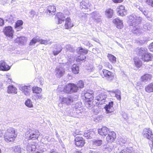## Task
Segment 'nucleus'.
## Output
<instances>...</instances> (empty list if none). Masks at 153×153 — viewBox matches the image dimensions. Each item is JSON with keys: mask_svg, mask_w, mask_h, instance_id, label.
Wrapping results in <instances>:
<instances>
[{"mask_svg": "<svg viewBox=\"0 0 153 153\" xmlns=\"http://www.w3.org/2000/svg\"><path fill=\"white\" fill-rule=\"evenodd\" d=\"M146 48L141 47L138 49L137 55L140 57L141 59L144 62H149L152 60V55L147 51Z\"/></svg>", "mask_w": 153, "mask_h": 153, "instance_id": "f257e3e1", "label": "nucleus"}, {"mask_svg": "<svg viewBox=\"0 0 153 153\" xmlns=\"http://www.w3.org/2000/svg\"><path fill=\"white\" fill-rule=\"evenodd\" d=\"M17 136L15 129L10 128L6 130L4 134V140L7 142H13L15 141Z\"/></svg>", "mask_w": 153, "mask_h": 153, "instance_id": "f03ea898", "label": "nucleus"}, {"mask_svg": "<svg viewBox=\"0 0 153 153\" xmlns=\"http://www.w3.org/2000/svg\"><path fill=\"white\" fill-rule=\"evenodd\" d=\"M94 92L92 90H88L84 94V100L85 105L88 107H91L93 104Z\"/></svg>", "mask_w": 153, "mask_h": 153, "instance_id": "7ed1b4c3", "label": "nucleus"}, {"mask_svg": "<svg viewBox=\"0 0 153 153\" xmlns=\"http://www.w3.org/2000/svg\"><path fill=\"white\" fill-rule=\"evenodd\" d=\"M100 75L103 78H105L110 82L113 81L116 77L113 73L106 69H102L100 73Z\"/></svg>", "mask_w": 153, "mask_h": 153, "instance_id": "20e7f679", "label": "nucleus"}, {"mask_svg": "<svg viewBox=\"0 0 153 153\" xmlns=\"http://www.w3.org/2000/svg\"><path fill=\"white\" fill-rule=\"evenodd\" d=\"M74 141L76 146L78 148L83 147L85 143V140L83 137L78 134L75 136Z\"/></svg>", "mask_w": 153, "mask_h": 153, "instance_id": "39448f33", "label": "nucleus"}, {"mask_svg": "<svg viewBox=\"0 0 153 153\" xmlns=\"http://www.w3.org/2000/svg\"><path fill=\"white\" fill-rule=\"evenodd\" d=\"M107 97V95L105 93L100 94L96 97L95 99L96 104L97 105L103 104L105 102Z\"/></svg>", "mask_w": 153, "mask_h": 153, "instance_id": "423d86ee", "label": "nucleus"}, {"mask_svg": "<svg viewBox=\"0 0 153 153\" xmlns=\"http://www.w3.org/2000/svg\"><path fill=\"white\" fill-rule=\"evenodd\" d=\"M65 15L62 12H57L55 15L54 19L56 24H61L65 19Z\"/></svg>", "mask_w": 153, "mask_h": 153, "instance_id": "0eeeda50", "label": "nucleus"}, {"mask_svg": "<svg viewBox=\"0 0 153 153\" xmlns=\"http://www.w3.org/2000/svg\"><path fill=\"white\" fill-rule=\"evenodd\" d=\"M3 32L6 36L9 37H13L14 30L11 26L5 27L3 28Z\"/></svg>", "mask_w": 153, "mask_h": 153, "instance_id": "6e6552de", "label": "nucleus"}, {"mask_svg": "<svg viewBox=\"0 0 153 153\" xmlns=\"http://www.w3.org/2000/svg\"><path fill=\"white\" fill-rule=\"evenodd\" d=\"M143 135L144 137L148 140L153 139V133L152 131L149 128H145L143 131Z\"/></svg>", "mask_w": 153, "mask_h": 153, "instance_id": "1a4fd4ad", "label": "nucleus"}, {"mask_svg": "<svg viewBox=\"0 0 153 153\" xmlns=\"http://www.w3.org/2000/svg\"><path fill=\"white\" fill-rule=\"evenodd\" d=\"M116 134L114 131H110L106 137V141L108 143H112L115 140Z\"/></svg>", "mask_w": 153, "mask_h": 153, "instance_id": "9d476101", "label": "nucleus"}, {"mask_svg": "<svg viewBox=\"0 0 153 153\" xmlns=\"http://www.w3.org/2000/svg\"><path fill=\"white\" fill-rule=\"evenodd\" d=\"M117 12L119 15L123 16L127 14V10L124 5L120 4L117 8Z\"/></svg>", "mask_w": 153, "mask_h": 153, "instance_id": "9b49d317", "label": "nucleus"}, {"mask_svg": "<svg viewBox=\"0 0 153 153\" xmlns=\"http://www.w3.org/2000/svg\"><path fill=\"white\" fill-rule=\"evenodd\" d=\"M58 89L61 92L63 91L65 93L67 94L71 93L70 83H68L64 86L62 85L58 87Z\"/></svg>", "mask_w": 153, "mask_h": 153, "instance_id": "f8f14e48", "label": "nucleus"}, {"mask_svg": "<svg viewBox=\"0 0 153 153\" xmlns=\"http://www.w3.org/2000/svg\"><path fill=\"white\" fill-rule=\"evenodd\" d=\"M64 28L65 29H69L74 26V24L70 17H67L65 20Z\"/></svg>", "mask_w": 153, "mask_h": 153, "instance_id": "ddd939ff", "label": "nucleus"}, {"mask_svg": "<svg viewBox=\"0 0 153 153\" xmlns=\"http://www.w3.org/2000/svg\"><path fill=\"white\" fill-rule=\"evenodd\" d=\"M19 89L25 95L28 96L30 94L31 87L30 85L21 86L19 88Z\"/></svg>", "mask_w": 153, "mask_h": 153, "instance_id": "4468645a", "label": "nucleus"}, {"mask_svg": "<svg viewBox=\"0 0 153 153\" xmlns=\"http://www.w3.org/2000/svg\"><path fill=\"white\" fill-rule=\"evenodd\" d=\"M110 131L109 129L105 126L102 127L98 130V134L102 136H106Z\"/></svg>", "mask_w": 153, "mask_h": 153, "instance_id": "2eb2a0df", "label": "nucleus"}, {"mask_svg": "<svg viewBox=\"0 0 153 153\" xmlns=\"http://www.w3.org/2000/svg\"><path fill=\"white\" fill-rule=\"evenodd\" d=\"M112 22L115 25L116 27L118 29H121L123 27V24L122 21L119 19L116 18L113 19Z\"/></svg>", "mask_w": 153, "mask_h": 153, "instance_id": "dca6fc26", "label": "nucleus"}, {"mask_svg": "<svg viewBox=\"0 0 153 153\" xmlns=\"http://www.w3.org/2000/svg\"><path fill=\"white\" fill-rule=\"evenodd\" d=\"M10 67L3 60L0 61V70L7 71L9 70Z\"/></svg>", "mask_w": 153, "mask_h": 153, "instance_id": "f3484780", "label": "nucleus"}, {"mask_svg": "<svg viewBox=\"0 0 153 153\" xmlns=\"http://www.w3.org/2000/svg\"><path fill=\"white\" fill-rule=\"evenodd\" d=\"M56 7L54 5H50L47 7L46 13L49 15H53L56 11Z\"/></svg>", "mask_w": 153, "mask_h": 153, "instance_id": "a211bd4d", "label": "nucleus"}, {"mask_svg": "<svg viewBox=\"0 0 153 153\" xmlns=\"http://www.w3.org/2000/svg\"><path fill=\"white\" fill-rule=\"evenodd\" d=\"M113 102L111 101L105 106L104 108L107 113H111L113 112Z\"/></svg>", "mask_w": 153, "mask_h": 153, "instance_id": "6ab92c4d", "label": "nucleus"}, {"mask_svg": "<svg viewBox=\"0 0 153 153\" xmlns=\"http://www.w3.org/2000/svg\"><path fill=\"white\" fill-rule=\"evenodd\" d=\"M90 6L88 1L87 0L82 1L80 3V8L82 9H88Z\"/></svg>", "mask_w": 153, "mask_h": 153, "instance_id": "aec40b11", "label": "nucleus"}, {"mask_svg": "<svg viewBox=\"0 0 153 153\" xmlns=\"http://www.w3.org/2000/svg\"><path fill=\"white\" fill-rule=\"evenodd\" d=\"M152 75L148 74H145L142 76L140 78L141 81L146 82L150 81L152 78Z\"/></svg>", "mask_w": 153, "mask_h": 153, "instance_id": "412c9836", "label": "nucleus"}, {"mask_svg": "<svg viewBox=\"0 0 153 153\" xmlns=\"http://www.w3.org/2000/svg\"><path fill=\"white\" fill-rule=\"evenodd\" d=\"M7 92L8 94H16L17 93V89L13 85H9L7 87Z\"/></svg>", "mask_w": 153, "mask_h": 153, "instance_id": "4be33fe9", "label": "nucleus"}, {"mask_svg": "<svg viewBox=\"0 0 153 153\" xmlns=\"http://www.w3.org/2000/svg\"><path fill=\"white\" fill-rule=\"evenodd\" d=\"M114 14V10L111 8L107 9L105 11V16L108 18H111Z\"/></svg>", "mask_w": 153, "mask_h": 153, "instance_id": "5701e85b", "label": "nucleus"}, {"mask_svg": "<svg viewBox=\"0 0 153 153\" xmlns=\"http://www.w3.org/2000/svg\"><path fill=\"white\" fill-rule=\"evenodd\" d=\"M55 71L56 72V75L58 78H60L65 73L64 70H61L59 68H56Z\"/></svg>", "mask_w": 153, "mask_h": 153, "instance_id": "b1692460", "label": "nucleus"}, {"mask_svg": "<svg viewBox=\"0 0 153 153\" xmlns=\"http://www.w3.org/2000/svg\"><path fill=\"white\" fill-rule=\"evenodd\" d=\"M145 91L147 93H150L153 92V82L151 83L146 86L145 88Z\"/></svg>", "mask_w": 153, "mask_h": 153, "instance_id": "393cba45", "label": "nucleus"}, {"mask_svg": "<svg viewBox=\"0 0 153 153\" xmlns=\"http://www.w3.org/2000/svg\"><path fill=\"white\" fill-rule=\"evenodd\" d=\"M62 50V48L61 46H56L54 49L53 53L54 56H56L60 53Z\"/></svg>", "mask_w": 153, "mask_h": 153, "instance_id": "a878e982", "label": "nucleus"}, {"mask_svg": "<svg viewBox=\"0 0 153 153\" xmlns=\"http://www.w3.org/2000/svg\"><path fill=\"white\" fill-rule=\"evenodd\" d=\"M107 57L108 58L110 62L112 64L115 63L116 62V58L113 55L108 53L107 55Z\"/></svg>", "mask_w": 153, "mask_h": 153, "instance_id": "bb28decb", "label": "nucleus"}, {"mask_svg": "<svg viewBox=\"0 0 153 153\" xmlns=\"http://www.w3.org/2000/svg\"><path fill=\"white\" fill-rule=\"evenodd\" d=\"M71 69L72 72L74 74H77L79 73V67L77 64H73Z\"/></svg>", "mask_w": 153, "mask_h": 153, "instance_id": "cd10ccee", "label": "nucleus"}, {"mask_svg": "<svg viewBox=\"0 0 153 153\" xmlns=\"http://www.w3.org/2000/svg\"><path fill=\"white\" fill-rule=\"evenodd\" d=\"M33 93L34 94H39L41 93L42 89L37 86H33L32 88Z\"/></svg>", "mask_w": 153, "mask_h": 153, "instance_id": "c85d7f7f", "label": "nucleus"}, {"mask_svg": "<svg viewBox=\"0 0 153 153\" xmlns=\"http://www.w3.org/2000/svg\"><path fill=\"white\" fill-rule=\"evenodd\" d=\"M70 83L71 93L77 92L78 89L76 85L73 83Z\"/></svg>", "mask_w": 153, "mask_h": 153, "instance_id": "c756f323", "label": "nucleus"}, {"mask_svg": "<svg viewBox=\"0 0 153 153\" xmlns=\"http://www.w3.org/2000/svg\"><path fill=\"white\" fill-rule=\"evenodd\" d=\"M119 153H134V151L129 148H125L121 150Z\"/></svg>", "mask_w": 153, "mask_h": 153, "instance_id": "7c9ffc66", "label": "nucleus"}, {"mask_svg": "<svg viewBox=\"0 0 153 153\" xmlns=\"http://www.w3.org/2000/svg\"><path fill=\"white\" fill-rule=\"evenodd\" d=\"M86 57L83 54H81L79 56H78L76 58V61L77 62H80L85 60L86 59Z\"/></svg>", "mask_w": 153, "mask_h": 153, "instance_id": "2f4dec72", "label": "nucleus"}, {"mask_svg": "<svg viewBox=\"0 0 153 153\" xmlns=\"http://www.w3.org/2000/svg\"><path fill=\"white\" fill-rule=\"evenodd\" d=\"M92 133H93V132L89 130H88L85 132L84 134V136L85 137H86L87 139H91L92 138L91 134H92Z\"/></svg>", "mask_w": 153, "mask_h": 153, "instance_id": "473e14b6", "label": "nucleus"}, {"mask_svg": "<svg viewBox=\"0 0 153 153\" xmlns=\"http://www.w3.org/2000/svg\"><path fill=\"white\" fill-rule=\"evenodd\" d=\"M38 133L39 132L38 131V132H36L35 133H33L30 134L28 139L29 140L33 139V140L37 139L39 137V136H38Z\"/></svg>", "mask_w": 153, "mask_h": 153, "instance_id": "72a5a7b5", "label": "nucleus"}, {"mask_svg": "<svg viewBox=\"0 0 153 153\" xmlns=\"http://www.w3.org/2000/svg\"><path fill=\"white\" fill-rule=\"evenodd\" d=\"M23 22L21 20H17L16 23L14 26L15 28H17L18 27H21L23 24Z\"/></svg>", "mask_w": 153, "mask_h": 153, "instance_id": "f704fd0d", "label": "nucleus"}, {"mask_svg": "<svg viewBox=\"0 0 153 153\" xmlns=\"http://www.w3.org/2000/svg\"><path fill=\"white\" fill-rule=\"evenodd\" d=\"M77 88L79 90V89H81L83 88L84 87V84L83 81L82 80H80L78 81L76 85Z\"/></svg>", "mask_w": 153, "mask_h": 153, "instance_id": "c9c22d12", "label": "nucleus"}, {"mask_svg": "<svg viewBox=\"0 0 153 153\" xmlns=\"http://www.w3.org/2000/svg\"><path fill=\"white\" fill-rule=\"evenodd\" d=\"M25 105L29 108H32L33 107V105L31 100L30 99H27L25 102Z\"/></svg>", "mask_w": 153, "mask_h": 153, "instance_id": "e433bc0d", "label": "nucleus"}, {"mask_svg": "<svg viewBox=\"0 0 153 153\" xmlns=\"http://www.w3.org/2000/svg\"><path fill=\"white\" fill-rule=\"evenodd\" d=\"M63 100L67 105L70 104L71 103L73 102V100L72 99L69 98H64L63 99Z\"/></svg>", "mask_w": 153, "mask_h": 153, "instance_id": "4c0bfd02", "label": "nucleus"}, {"mask_svg": "<svg viewBox=\"0 0 153 153\" xmlns=\"http://www.w3.org/2000/svg\"><path fill=\"white\" fill-rule=\"evenodd\" d=\"M93 144L96 146H100L102 143V140H94L93 141Z\"/></svg>", "mask_w": 153, "mask_h": 153, "instance_id": "58836bf2", "label": "nucleus"}, {"mask_svg": "<svg viewBox=\"0 0 153 153\" xmlns=\"http://www.w3.org/2000/svg\"><path fill=\"white\" fill-rule=\"evenodd\" d=\"M38 42H39V40L36 37H34L30 41L29 45H32Z\"/></svg>", "mask_w": 153, "mask_h": 153, "instance_id": "ea45409f", "label": "nucleus"}, {"mask_svg": "<svg viewBox=\"0 0 153 153\" xmlns=\"http://www.w3.org/2000/svg\"><path fill=\"white\" fill-rule=\"evenodd\" d=\"M121 93L120 91H118L115 92V97L118 100H120L121 99Z\"/></svg>", "mask_w": 153, "mask_h": 153, "instance_id": "a19ab883", "label": "nucleus"}, {"mask_svg": "<svg viewBox=\"0 0 153 153\" xmlns=\"http://www.w3.org/2000/svg\"><path fill=\"white\" fill-rule=\"evenodd\" d=\"M148 5L153 7V0H142Z\"/></svg>", "mask_w": 153, "mask_h": 153, "instance_id": "79ce46f5", "label": "nucleus"}, {"mask_svg": "<svg viewBox=\"0 0 153 153\" xmlns=\"http://www.w3.org/2000/svg\"><path fill=\"white\" fill-rule=\"evenodd\" d=\"M82 103L80 102H78L76 103L74 108L76 110H78L80 111L81 110V108L82 107Z\"/></svg>", "mask_w": 153, "mask_h": 153, "instance_id": "37998d69", "label": "nucleus"}, {"mask_svg": "<svg viewBox=\"0 0 153 153\" xmlns=\"http://www.w3.org/2000/svg\"><path fill=\"white\" fill-rule=\"evenodd\" d=\"M134 63L136 66L138 68L140 67L142 65V62L140 61H134Z\"/></svg>", "mask_w": 153, "mask_h": 153, "instance_id": "c03bdc74", "label": "nucleus"}, {"mask_svg": "<svg viewBox=\"0 0 153 153\" xmlns=\"http://www.w3.org/2000/svg\"><path fill=\"white\" fill-rule=\"evenodd\" d=\"M39 42L41 44L46 45L48 44V41L47 40L42 39L39 40Z\"/></svg>", "mask_w": 153, "mask_h": 153, "instance_id": "a18cd8bd", "label": "nucleus"}, {"mask_svg": "<svg viewBox=\"0 0 153 153\" xmlns=\"http://www.w3.org/2000/svg\"><path fill=\"white\" fill-rule=\"evenodd\" d=\"M104 66L109 69H112V66L109 62H106L104 63Z\"/></svg>", "mask_w": 153, "mask_h": 153, "instance_id": "49530a36", "label": "nucleus"}, {"mask_svg": "<svg viewBox=\"0 0 153 153\" xmlns=\"http://www.w3.org/2000/svg\"><path fill=\"white\" fill-rule=\"evenodd\" d=\"M148 48L151 52H153V42H152L149 44Z\"/></svg>", "mask_w": 153, "mask_h": 153, "instance_id": "de8ad7c7", "label": "nucleus"}, {"mask_svg": "<svg viewBox=\"0 0 153 153\" xmlns=\"http://www.w3.org/2000/svg\"><path fill=\"white\" fill-rule=\"evenodd\" d=\"M151 142L149 143V146L150 148V149L151 151L153 150V139H151Z\"/></svg>", "mask_w": 153, "mask_h": 153, "instance_id": "09e8293b", "label": "nucleus"}, {"mask_svg": "<svg viewBox=\"0 0 153 153\" xmlns=\"http://www.w3.org/2000/svg\"><path fill=\"white\" fill-rule=\"evenodd\" d=\"M124 0H112V1L114 3H122Z\"/></svg>", "mask_w": 153, "mask_h": 153, "instance_id": "8fccbe9b", "label": "nucleus"}, {"mask_svg": "<svg viewBox=\"0 0 153 153\" xmlns=\"http://www.w3.org/2000/svg\"><path fill=\"white\" fill-rule=\"evenodd\" d=\"M4 20L3 19L0 18V26H3L4 25Z\"/></svg>", "mask_w": 153, "mask_h": 153, "instance_id": "3c124183", "label": "nucleus"}, {"mask_svg": "<svg viewBox=\"0 0 153 153\" xmlns=\"http://www.w3.org/2000/svg\"><path fill=\"white\" fill-rule=\"evenodd\" d=\"M88 52V50L85 49H84V50L82 51H80V52L81 53H83L85 54H87Z\"/></svg>", "mask_w": 153, "mask_h": 153, "instance_id": "603ef678", "label": "nucleus"}, {"mask_svg": "<svg viewBox=\"0 0 153 153\" xmlns=\"http://www.w3.org/2000/svg\"><path fill=\"white\" fill-rule=\"evenodd\" d=\"M4 130L0 129V138H1L3 136L4 137Z\"/></svg>", "mask_w": 153, "mask_h": 153, "instance_id": "864d4df0", "label": "nucleus"}, {"mask_svg": "<svg viewBox=\"0 0 153 153\" xmlns=\"http://www.w3.org/2000/svg\"><path fill=\"white\" fill-rule=\"evenodd\" d=\"M36 97L37 99H40L42 98V95H40V96L36 95Z\"/></svg>", "mask_w": 153, "mask_h": 153, "instance_id": "5fc2aeb1", "label": "nucleus"}, {"mask_svg": "<svg viewBox=\"0 0 153 153\" xmlns=\"http://www.w3.org/2000/svg\"><path fill=\"white\" fill-rule=\"evenodd\" d=\"M83 50H84V49L82 48L79 47V51H82Z\"/></svg>", "mask_w": 153, "mask_h": 153, "instance_id": "6e6d98bb", "label": "nucleus"}, {"mask_svg": "<svg viewBox=\"0 0 153 153\" xmlns=\"http://www.w3.org/2000/svg\"><path fill=\"white\" fill-rule=\"evenodd\" d=\"M75 153H82V152L79 151H76Z\"/></svg>", "mask_w": 153, "mask_h": 153, "instance_id": "4d7b16f0", "label": "nucleus"}, {"mask_svg": "<svg viewBox=\"0 0 153 153\" xmlns=\"http://www.w3.org/2000/svg\"><path fill=\"white\" fill-rule=\"evenodd\" d=\"M50 153H58L57 152H55V151H53L51 152Z\"/></svg>", "mask_w": 153, "mask_h": 153, "instance_id": "13d9d810", "label": "nucleus"}, {"mask_svg": "<svg viewBox=\"0 0 153 153\" xmlns=\"http://www.w3.org/2000/svg\"><path fill=\"white\" fill-rule=\"evenodd\" d=\"M34 13V11H31V12H30V13H31V14H32L33 13Z\"/></svg>", "mask_w": 153, "mask_h": 153, "instance_id": "bf43d9fd", "label": "nucleus"}, {"mask_svg": "<svg viewBox=\"0 0 153 153\" xmlns=\"http://www.w3.org/2000/svg\"><path fill=\"white\" fill-rule=\"evenodd\" d=\"M89 153H95L94 152H90Z\"/></svg>", "mask_w": 153, "mask_h": 153, "instance_id": "052dcab7", "label": "nucleus"}, {"mask_svg": "<svg viewBox=\"0 0 153 153\" xmlns=\"http://www.w3.org/2000/svg\"><path fill=\"white\" fill-rule=\"evenodd\" d=\"M0 153H1V150L0 149Z\"/></svg>", "mask_w": 153, "mask_h": 153, "instance_id": "680f3d73", "label": "nucleus"}, {"mask_svg": "<svg viewBox=\"0 0 153 153\" xmlns=\"http://www.w3.org/2000/svg\"><path fill=\"white\" fill-rule=\"evenodd\" d=\"M84 16H85L86 15V13H84Z\"/></svg>", "mask_w": 153, "mask_h": 153, "instance_id": "e2e57ef3", "label": "nucleus"}, {"mask_svg": "<svg viewBox=\"0 0 153 153\" xmlns=\"http://www.w3.org/2000/svg\"><path fill=\"white\" fill-rule=\"evenodd\" d=\"M152 123L153 124V120H152Z\"/></svg>", "mask_w": 153, "mask_h": 153, "instance_id": "0e129e2a", "label": "nucleus"}, {"mask_svg": "<svg viewBox=\"0 0 153 153\" xmlns=\"http://www.w3.org/2000/svg\"><path fill=\"white\" fill-rule=\"evenodd\" d=\"M81 17H83V16H81Z\"/></svg>", "mask_w": 153, "mask_h": 153, "instance_id": "69168bd1", "label": "nucleus"}, {"mask_svg": "<svg viewBox=\"0 0 153 153\" xmlns=\"http://www.w3.org/2000/svg\"><path fill=\"white\" fill-rule=\"evenodd\" d=\"M23 27H21V28H22Z\"/></svg>", "mask_w": 153, "mask_h": 153, "instance_id": "338daca9", "label": "nucleus"}, {"mask_svg": "<svg viewBox=\"0 0 153 153\" xmlns=\"http://www.w3.org/2000/svg\"><path fill=\"white\" fill-rule=\"evenodd\" d=\"M152 153H153V152Z\"/></svg>", "mask_w": 153, "mask_h": 153, "instance_id": "774afa93", "label": "nucleus"}]
</instances>
